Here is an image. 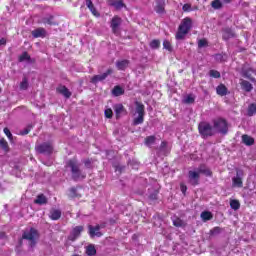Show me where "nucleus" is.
Segmentation results:
<instances>
[{"mask_svg":"<svg viewBox=\"0 0 256 256\" xmlns=\"http://www.w3.org/2000/svg\"><path fill=\"white\" fill-rule=\"evenodd\" d=\"M110 5H112V7H115L116 9H122L123 1L122 0H112Z\"/></svg>","mask_w":256,"mask_h":256,"instance_id":"7c9ffc66","label":"nucleus"},{"mask_svg":"<svg viewBox=\"0 0 256 256\" xmlns=\"http://www.w3.org/2000/svg\"><path fill=\"white\" fill-rule=\"evenodd\" d=\"M39 23H43V25H57V22H55V18L53 15H48L43 17Z\"/></svg>","mask_w":256,"mask_h":256,"instance_id":"2eb2a0df","label":"nucleus"},{"mask_svg":"<svg viewBox=\"0 0 256 256\" xmlns=\"http://www.w3.org/2000/svg\"><path fill=\"white\" fill-rule=\"evenodd\" d=\"M157 138H155V136H148L145 139V145L147 147H152V145H155V141Z\"/></svg>","mask_w":256,"mask_h":256,"instance_id":"c85d7f7f","label":"nucleus"},{"mask_svg":"<svg viewBox=\"0 0 256 256\" xmlns=\"http://www.w3.org/2000/svg\"><path fill=\"white\" fill-rule=\"evenodd\" d=\"M104 114L107 119H111V117H113V110H111V108H108L105 110Z\"/></svg>","mask_w":256,"mask_h":256,"instance_id":"79ce46f5","label":"nucleus"},{"mask_svg":"<svg viewBox=\"0 0 256 256\" xmlns=\"http://www.w3.org/2000/svg\"><path fill=\"white\" fill-rule=\"evenodd\" d=\"M245 177V173L243 170L238 169L236 170V176L232 178V187H237L241 189L243 187V178Z\"/></svg>","mask_w":256,"mask_h":256,"instance_id":"6e6552de","label":"nucleus"},{"mask_svg":"<svg viewBox=\"0 0 256 256\" xmlns=\"http://www.w3.org/2000/svg\"><path fill=\"white\" fill-rule=\"evenodd\" d=\"M113 74V69L109 68L106 72L103 74L95 75L91 78V83L94 85H97V83H100L101 81H105L109 75Z\"/></svg>","mask_w":256,"mask_h":256,"instance_id":"1a4fd4ad","label":"nucleus"},{"mask_svg":"<svg viewBox=\"0 0 256 256\" xmlns=\"http://www.w3.org/2000/svg\"><path fill=\"white\" fill-rule=\"evenodd\" d=\"M207 45H208L207 39H200L198 41V47L200 49H203V47H207Z\"/></svg>","mask_w":256,"mask_h":256,"instance_id":"a19ab883","label":"nucleus"},{"mask_svg":"<svg viewBox=\"0 0 256 256\" xmlns=\"http://www.w3.org/2000/svg\"><path fill=\"white\" fill-rule=\"evenodd\" d=\"M216 59L217 61H221V59H223V56L221 54H217Z\"/></svg>","mask_w":256,"mask_h":256,"instance_id":"864d4df0","label":"nucleus"},{"mask_svg":"<svg viewBox=\"0 0 256 256\" xmlns=\"http://www.w3.org/2000/svg\"><path fill=\"white\" fill-rule=\"evenodd\" d=\"M67 167L70 169L74 181H81L87 177V174L79 167L77 160H69L67 162Z\"/></svg>","mask_w":256,"mask_h":256,"instance_id":"7ed1b4c3","label":"nucleus"},{"mask_svg":"<svg viewBox=\"0 0 256 256\" xmlns=\"http://www.w3.org/2000/svg\"><path fill=\"white\" fill-rule=\"evenodd\" d=\"M163 47L164 49H166V51H169L170 53L171 51H173V46H171V42H169V40L163 41Z\"/></svg>","mask_w":256,"mask_h":256,"instance_id":"f704fd0d","label":"nucleus"},{"mask_svg":"<svg viewBox=\"0 0 256 256\" xmlns=\"http://www.w3.org/2000/svg\"><path fill=\"white\" fill-rule=\"evenodd\" d=\"M114 111L116 113V117L119 118L121 115H123V113H125V107L123 104H115Z\"/></svg>","mask_w":256,"mask_h":256,"instance_id":"f3484780","label":"nucleus"},{"mask_svg":"<svg viewBox=\"0 0 256 256\" xmlns=\"http://www.w3.org/2000/svg\"><path fill=\"white\" fill-rule=\"evenodd\" d=\"M209 76L213 77L214 79H219L221 77V73L217 70H210Z\"/></svg>","mask_w":256,"mask_h":256,"instance_id":"e433bc0d","label":"nucleus"},{"mask_svg":"<svg viewBox=\"0 0 256 256\" xmlns=\"http://www.w3.org/2000/svg\"><path fill=\"white\" fill-rule=\"evenodd\" d=\"M31 131V126H28L26 129H24L21 132V135H29V132Z\"/></svg>","mask_w":256,"mask_h":256,"instance_id":"49530a36","label":"nucleus"},{"mask_svg":"<svg viewBox=\"0 0 256 256\" xmlns=\"http://www.w3.org/2000/svg\"><path fill=\"white\" fill-rule=\"evenodd\" d=\"M240 85H241L242 89H244V91H247L248 93H249V91L253 90V85L250 84V82L247 80H242Z\"/></svg>","mask_w":256,"mask_h":256,"instance_id":"412c9836","label":"nucleus"},{"mask_svg":"<svg viewBox=\"0 0 256 256\" xmlns=\"http://www.w3.org/2000/svg\"><path fill=\"white\" fill-rule=\"evenodd\" d=\"M202 221H211L213 219V214L209 211H204L201 213Z\"/></svg>","mask_w":256,"mask_h":256,"instance_id":"cd10ccee","label":"nucleus"},{"mask_svg":"<svg viewBox=\"0 0 256 256\" xmlns=\"http://www.w3.org/2000/svg\"><path fill=\"white\" fill-rule=\"evenodd\" d=\"M32 36L34 37V39H39V38H45L47 37V30H45V28H37L35 30L32 31Z\"/></svg>","mask_w":256,"mask_h":256,"instance_id":"ddd939ff","label":"nucleus"},{"mask_svg":"<svg viewBox=\"0 0 256 256\" xmlns=\"http://www.w3.org/2000/svg\"><path fill=\"white\" fill-rule=\"evenodd\" d=\"M31 56L27 52L22 53V55L19 56V62L23 63V61H30Z\"/></svg>","mask_w":256,"mask_h":256,"instance_id":"473e14b6","label":"nucleus"},{"mask_svg":"<svg viewBox=\"0 0 256 256\" xmlns=\"http://www.w3.org/2000/svg\"><path fill=\"white\" fill-rule=\"evenodd\" d=\"M135 113H134V119H133V125H142V123L145 121V106L141 104L140 102L135 103Z\"/></svg>","mask_w":256,"mask_h":256,"instance_id":"39448f33","label":"nucleus"},{"mask_svg":"<svg viewBox=\"0 0 256 256\" xmlns=\"http://www.w3.org/2000/svg\"><path fill=\"white\" fill-rule=\"evenodd\" d=\"M132 239H133V240H136V239H137L136 234H134V235L132 236Z\"/></svg>","mask_w":256,"mask_h":256,"instance_id":"5fc2aeb1","label":"nucleus"},{"mask_svg":"<svg viewBox=\"0 0 256 256\" xmlns=\"http://www.w3.org/2000/svg\"><path fill=\"white\" fill-rule=\"evenodd\" d=\"M192 25H193V21L189 17H186L181 21L178 27V31L176 33L177 41H181L185 39L189 31H191Z\"/></svg>","mask_w":256,"mask_h":256,"instance_id":"f03ea898","label":"nucleus"},{"mask_svg":"<svg viewBox=\"0 0 256 256\" xmlns=\"http://www.w3.org/2000/svg\"><path fill=\"white\" fill-rule=\"evenodd\" d=\"M86 7L90 9L91 13L97 17L99 13L97 12V9H95V6L93 5V2L91 0H86Z\"/></svg>","mask_w":256,"mask_h":256,"instance_id":"393cba45","label":"nucleus"},{"mask_svg":"<svg viewBox=\"0 0 256 256\" xmlns=\"http://www.w3.org/2000/svg\"><path fill=\"white\" fill-rule=\"evenodd\" d=\"M180 189H181V192L183 193V195H185V193H187V185L181 184Z\"/></svg>","mask_w":256,"mask_h":256,"instance_id":"de8ad7c7","label":"nucleus"},{"mask_svg":"<svg viewBox=\"0 0 256 256\" xmlns=\"http://www.w3.org/2000/svg\"><path fill=\"white\" fill-rule=\"evenodd\" d=\"M29 87V82L27 81V78H23L22 82L20 83V89L25 91Z\"/></svg>","mask_w":256,"mask_h":256,"instance_id":"58836bf2","label":"nucleus"},{"mask_svg":"<svg viewBox=\"0 0 256 256\" xmlns=\"http://www.w3.org/2000/svg\"><path fill=\"white\" fill-rule=\"evenodd\" d=\"M58 91L61 93V95L65 96L66 99H69V97H71V92L65 86H60L58 88Z\"/></svg>","mask_w":256,"mask_h":256,"instance_id":"a878e982","label":"nucleus"},{"mask_svg":"<svg viewBox=\"0 0 256 256\" xmlns=\"http://www.w3.org/2000/svg\"><path fill=\"white\" fill-rule=\"evenodd\" d=\"M4 133L5 135L8 137V139H13V134H11V131L9 130V128H4Z\"/></svg>","mask_w":256,"mask_h":256,"instance_id":"c03bdc74","label":"nucleus"},{"mask_svg":"<svg viewBox=\"0 0 256 256\" xmlns=\"http://www.w3.org/2000/svg\"><path fill=\"white\" fill-rule=\"evenodd\" d=\"M6 239V234L5 232H0V240Z\"/></svg>","mask_w":256,"mask_h":256,"instance_id":"603ef678","label":"nucleus"},{"mask_svg":"<svg viewBox=\"0 0 256 256\" xmlns=\"http://www.w3.org/2000/svg\"><path fill=\"white\" fill-rule=\"evenodd\" d=\"M36 151L38 153H44L46 155H50V153H53V146H51V144L44 143V144L38 145L36 147Z\"/></svg>","mask_w":256,"mask_h":256,"instance_id":"9b49d317","label":"nucleus"},{"mask_svg":"<svg viewBox=\"0 0 256 256\" xmlns=\"http://www.w3.org/2000/svg\"><path fill=\"white\" fill-rule=\"evenodd\" d=\"M40 234L37 229L30 228L24 230V233H22V240H27L29 247L34 248L36 244L38 243Z\"/></svg>","mask_w":256,"mask_h":256,"instance_id":"20e7f679","label":"nucleus"},{"mask_svg":"<svg viewBox=\"0 0 256 256\" xmlns=\"http://www.w3.org/2000/svg\"><path fill=\"white\" fill-rule=\"evenodd\" d=\"M82 231H83V226H76V227H74V229L72 231L73 240H76L77 237L80 236Z\"/></svg>","mask_w":256,"mask_h":256,"instance_id":"5701e85b","label":"nucleus"},{"mask_svg":"<svg viewBox=\"0 0 256 256\" xmlns=\"http://www.w3.org/2000/svg\"><path fill=\"white\" fill-rule=\"evenodd\" d=\"M49 217L50 219H52V221H57L58 219H61V210L59 209L50 210Z\"/></svg>","mask_w":256,"mask_h":256,"instance_id":"dca6fc26","label":"nucleus"},{"mask_svg":"<svg viewBox=\"0 0 256 256\" xmlns=\"http://www.w3.org/2000/svg\"><path fill=\"white\" fill-rule=\"evenodd\" d=\"M211 7L213 9H221V7H223V3L221 2V0H214L211 3Z\"/></svg>","mask_w":256,"mask_h":256,"instance_id":"2f4dec72","label":"nucleus"},{"mask_svg":"<svg viewBox=\"0 0 256 256\" xmlns=\"http://www.w3.org/2000/svg\"><path fill=\"white\" fill-rule=\"evenodd\" d=\"M154 11L156 13H164L165 11V0H155L154 2Z\"/></svg>","mask_w":256,"mask_h":256,"instance_id":"4468645a","label":"nucleus"},{"mask_svg":"<svg viewBox=\"0 0 256 256\" xmlns=\"http://www.w3.org/2000/svg\"><path fill=\"white\" fill-rule=\"evenodd\" d=\"M70 193H71V195H72V197H77V189L76 188H71L70 189Z\"/></svg>","mask_w":256,"mask_h":256,"instance_id":"09e8293b","label":"nucleus"},{"mask_svg":"<svg viewBox=\"0 0 256 256\" xmlns=\"http://www.w3.org/2000/svg\"><path fill=\"white\" fill-rule=\"evenodd\" d=\"M182 9L185 12H189V11H191V6H190V4H184Z\"/></svg>","mask_w":256,"mask_h":256,"instance_id":"a18cd8bd","label":"nucleus"},{"mask_svg":"<svg viewBox=\"0 0 256 256\" xmlns=\"http://www.w3.org/2000/svg\"><path fill=\"white\" fill-rule=\"evenodd\" d=\"M105 226H89V237L94 239L95 237H102L103 233L101 232V229H103Z\"/></svg>","mask_w":256,"mask_h":256,"instance_id":"9d476101","label":"nucleus"},{"mask_svg":"<svg viewBox=\"0 0 256 256\" xmlns=\"http://www.w3.org/2000/svg\"><path fill=\"white\" fill-rule=\"evenodd\" d=\"M242 143H244V145L251 146L255 143V139H253V137L245 134L242 136Z\"/></svg>","mask_w":256,"mask_h":256,"instance_id":"6ab92c4d","label":"nucleus"},{"mask_svg":"<svg viewBox=\"0 0 256 256\" xmlns=\"http://www.w3.org/2000/svg\"><path fill=\"white\" fill-rule=\"evenodd\" d=\"M225 1V3H229V0H224Z\"/></svg>","mask_w":256,"mask_h":256,"instance_id":"bf43d9fd","label":"nucleus"},{"mask_svg":"<svg viewBox=\"0 0 256 256\" xmlns=\"http://www.w3.org/2000/svg\"><path fill=\"white\" fill-rule=\"evenodd\" d=\"M87 256H95L96 255V248L94 244H89L85 250Z\"/></svg>","mask_w":256,"mask_h":256,"instance_id":"b1692460","label":"nucleus"},{"mask_svg":"<svg viewBox=\"0 0 256 256\" xmlns=\"http://www.w3.org/2000/svg\"><path fill=\"white\" fill-rule=\"evenodd\" d=\"M201 173L206 175V177H211V170L205 168V166H200L197 170H190L188 172L189 183L193 186L199 185Z\"/></svg>","mask_w":256,"mask_h":256,"instance_id":"f257e3e1","label":"nucleus"},{"mask_svg":"<svg viewBox=\"0 0 256 256\" xmlns=\"http://www.w3.org/2000/svg\"><path fill=\"white\" fill-rule=\"evenodd\" d=\"M165 147H167V142L163 141L160 145V151H165Z\"/></svg>","mask_w":256,"mask_h":256,"instance_id":"8fccbe9b","label":"nucleus"},{"mask_svg":"<svg viewBox=\"0 0 256 256\" xmlns=\"http://www.w3.org/2000/svg\"><path fill=\"white\" fill-rule=\"evenodd\" d=\"M216 92L218 95H221V97H224V95H227V87H225V85H223V84H220L216 88Z\"/></svg>","mask_w":256,"mask_h":256,"instance_id":"bb28decb","label":"nucleus"},{"mask_svg":"<svg viewBox=\"0 0 256 256\" xmlns=\"http://www.w3.org/2000/svg\"><path fill=\"white\" fill-rule=\"evenodd\" d=\"M121 26V18L114 16L111 21V29L115 35H119V27Z\"/></svg>","mask_w":256,"mask_h":256,"instance_id":"f8f14e48","label":"nucleus"},{"mask_svg":"<svg viewBox=\"0 0 256 256\" xmlns=\"http://www.w3.org/2000/svg\"><path fill=\"white\" fill-rule=\"evenodd\" d=\"M72 256H80L79 254H74V255H72Z\"/></svg>","mask_w":256,"mask_h":256,"instance_id":"13d9d810","label":"nucleus"},{"mask_svg":"<svg viewBox=\"0 0 256 256\" xmlns=\"http://www.w3.org/2000/svg\"><path fill=\"white\" fill-rule=\"evenodd\" d=\"M125 93V90L123 88H121V86H115L112 89V95L114 97H121V95H123Z\"/></svg>","mask_w":256,"mask_h":256,"instance_id":"aec40b11","label":"nucleus"},{"mask_svg":"<svg viewBox=\"0 0 256 256\" xmlns=\"http://www.w3.org/2000/svg\"><path fill=\"white\" fill-rule=\"evenodd\" d=\"M34 203H36V205H46L47 197H45L43 194H39L34 200Z\"/></svg>","mask_w":256,"mask_h":256,"instance_id":"4be33fe9","label":"nucleus"},{"mask_svg":"<svg viewBox=\"0 0 256 256\" xmlns=\"http://www.w3.org/2000/svg\"><path fill=\"white\" fill-rule=\"evenodd\" d=\"M214 129L218 131V133H222V135H226L227 131H229V126L227 125V121L223 118H216L213 120Z\"/></svg>","mask_w":256,"mask_h":256,"instance_id":"0eeeda50","label":"nucleus"},{"mask_svg":"<svg viewBox=\"0 0 256 256\" xmlns=\"http://www.w3.org/2000/svg\"><path fill=\"white\" fill-rule=\"evenodd\" d=\"M86 167H89V161L85 162Z\"/></svg>","mask_w":256,"mask_h":256,"instance_id":"6e6d98bb","label":"nucleus"},{"mask_svg":"<svg viewBox=\"0 0 256 256\" xmlns=\"http://www.w3.org/2000/svg\"><path fill=\"white\" fill-rule=\"evenodd\" d=\"M221 231H222L221 227L216 226L215 228H213V229L210 231V234H211V236H216V235L220 234Z\"/></svg>","mask_w":256,"mask_h":256,"instance_id":"ea45409f","label":"nucleus"},{"mask_svg":"<svg viewBox=\"0 0 256 256\" xmlns=\"http://www.w3.org/2000/svg\"><path fill=\"white\" fill-rule=\"evenodd\" d=\"M230 207L234 211H238L241 207V203H239V200H230Z\"/></svg>","mask_w":256,"mask_h":256,"instance_id":"c756f323","label":"nucleus"},{"mask_svg":"<svg viewBox=\"0 0 256 256\" xmlns=\"http://www.w3.org/2000/svg\"><path fill=\"white\" fill-rule=\"evenodd\" d=\"M3 191V188L1 187V184H0V193Z\"/></svg>","mask_w":256,"mask_h":256,"instance_id":"4d7b16f0","label":"nucleus"},{"mask_svg":"<svg viewBox=\"0 0 256 256\" xmlns=\"http://www.w3.org/2000/svg\"><path fill=\"white\" fill-rule=\"evenodd\" d=\"M198 131L203 139H207V137L213 136V126L207 122H201L198 125Z\"/></svg>","mask_w":256,"mask_h":256,"instance_id":"423d86ee","label":"nucleus"},{"mask_svg":"<svg viewBox=\"0 0 256 256\" xmlns=\"http://www.w3.org/2000/svg\"><path fill=\"white\" fill-rule=\"evenodd\" d=\"M3 45H7V40L5 38L0 39V47Z\"/></svg>","mask_w":256,"mask_h":256,"instance_id":"3c124183","label":"nucleus"},{"mask_svg":"<svg viewBox=\"0 0 256 256\" xmlns=\"http://www.w3.org/2000/svg\"><path fill=\"white\" fill-rule=\"evenodd\" d=\"M174 225H177V223L174 222Z\"/></svg>","mask_w":256,"mask_h":256,"instance_id":"052dcab7","label":"nucleus"},{"mask_svg":"<svg viewBox=\"0 0 256 256\" xmlns=\"http://www.w3.org/2000/svg\"><path fill=\"white\" fill-rule=\"evenodd\" d=\"M248 115L252 117V115H256V104H250L248 107Z\"/></svg>","mask_w":256,"mask_h":256,"instance_id":"72a5a7b5","label":"nucleus"},{"mask_svg":"<svg viewBox=\"0 0 256 256\" xmlns=\"http://www.w3.org/2000/svg\"><path fill=\"white\" fill-rule=\"evenodd\" d=\"M161 42L159 40H152L150 42L151 49H159Z\"/></svg>","mask_w":256,"mask_h":256,"instance_id":"4c0bfd02","label":"nucleus"},{"mask_svg":"<svg viewBox=\"0 0 256 256\" xmlns=\"http://www.w3.org/2000/svg\"><path fill=\"white\" fill-rule=\"evenodd\" d=\"M183 103H187V104L195 103V97L189 94L183 99Z\"/></svg>","mask_w":256,"mask_h":256,"instance_id":"c9c22d12","label":"nucleus"},{"mask_svg":"<svg viewBox=\"0 0 256 256\" xmlns=\"http://www.w3.org/2000/svg\"><path fill=\"white\" fill-rule=\"evenodd\" d=\"M116 67L118 71H125L129 67V62L127 60H121L116 62Z\"/></svg>","mask_w":256,"mask_h":256,"instance_id":"a211bd4d","label":"nucleus"},{"mask_svg":"<svg viewBox=\"0 0 256 256\" xmlns=\"http://www.w3.org/2000/svg\"><path fill=\"white\" fill-rule=\"evenodd\" d=\"M0 146L2 147V149H4V151H7L8 144H7V141L5 139L0 140Z\"/></svg>","mask_w":256,"mask_h":256,"instance_id":"37998d69","label":"nucleus"}]
</instances>
